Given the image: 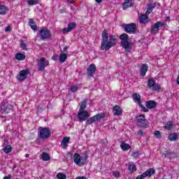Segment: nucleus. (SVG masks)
<instances>
[{"mask_svg":"<svg viewBox=\"0 0 179 179\" xmlns=\"http://www.w3.org/2000/svg\"><path fill=\"white\" fill-rule=\"evenodd\" d=\"M117 45V38L114 35H109L107 29H104L102 32V40L101 43V50L108 51L110 48Z\"/></svg>","mask_w":179,"mask_h":179,"instance_id":"nucleus-1","label":"nucleus"},{"mask_svg":"<svg viewBox=\"0 0 179 179\" xmlns=\"http://www.w3.org/2000/svg\"><path fill=\"white\" fill-rule=\"evenodd\" d=\"M38 132L41 139H48L51 136V131L47 127H39Z\"/></svg>","mask_w":179,"mask_h":179,"instance_id":"nucleus-2","label":"nucleus"},{"mask_svg":"<svg viewBox=\"0 0 179 179\" xmlns=\"http://www.w3.org/2000/svg\"><path fill=\"white\" fill-rule=\"evenodd\" d=\"M123 29L126 33L129 34H136V24L135 23L124 24H123Z\"/></svg>","mask_w":179,"mask_h":179,"instance_id":"nucleus-3","label":"nucleus"},{"mask_svg":"<svg viewBox=\"0 0 179 179\" xmlns=\"http://www.w3.org/2000/svg\"><path fill=\"white\" fill-rule=\"evenodd\" d=\"M73 160L77 166H83L86 163V160H87V155H85V157H81L79 153H76L73 156Z\"/></svg>","mask_w":179,"mask_h":179,"instance_id":"nucleus-4","label":"nucleus"},{"mask_svg":"<svg viewBox=\"0 0 179 179\" xmlns=\"http://www.w3.org/2000/svg\"><path fill=\"white\" fill-rule=\"evenodd\" d=\"M137 125L138 127H143V128H148L149 127V123L145 118V115H139L136 117Z\"/></svg>","mask_w":179,"mask_h":179,"instance_id":"nucleus-5","label":"nucleus"},{"mask_svg":"<svg viewBox=\"0 0 179 179\" xmlns=\"http://www.w3.org/2000/svg\"><path fill=\"white\" fill-rule=\"evenodd\" d=\"M148 87L152 89L153 92H159L162 87L159 84H156L155 78H150L148 81Z\"/></svg>","mask_w":179,"mask_h":179,"instance_id":"nucleus-6","label":"nucleus"},{"mask_svg":"<svg viewBox=\"0 0 179 179\" xmlns=\"http://www.w3.org/2000/svg\"><path fill=\"white\" fill-rule=\"evenodd\" d=\"M50 65V61L46 60L45 57H41V59L38 60V71L43 72L45 69V66Z\"/></svg>","mask_w":179,"mask_h":179,"instance_id":"nucleus-7","label":"nucleus"},{"mask_svg":"<svg viewBox=\"0 0 179 179\" xmlns=\"http://www.w3.org/2000/svg\"><path fill=\"white\" fill-rule=\"evenodd\" d=\"M29 75H30V71L29 69H24L20 71L16 78L17 80H20V82H23L27 79Z\"/></svg>","mask_w":179,"mask_h":179,"instance_id":"nucleus-8","label":"nucleus"},{"mask_svg":"<svg viewBox=\"0 0 179 179\" xmlns=\"http://www.w3.org/2000/svg\"><path fill=\"white\" fill-rule=\"evenodd\" d=\"M41 38V40H46L51 37V31L48 30V28L44 27L40 30Z\"/></svg>","mask_w":179,"mask_h":179,"instance_id":"nucleus-9","label":"nucleus"},{"mask_svg":"<svg viewBox=\"0 0 179 179\" xmlns=\"http://www.w3.org/2000/svg\"><path fill=\"white\" fill-rule=\"evenodd\" d=\"M164 26V23L158 21L152 27H151V31L150 33L152 34H157L159 33V31L160 30V27H163Z\"/></svg>","mask_w":179,"mask_h":179,"instance_id":"nucleus-10","label":"nucleus"},{"mask_svg":"<svg viewBox=\"0 0 179 179\" xmlns=\"http://www.w3.org/2000/svg\"><path fill=\"white\" fill-rule=\"evenodd\" d=\"M89 117H90V114H89V112H87V110L78 111V120H80V122L86 121V120L89 119Z\"/></svg>","mask_w":179,"mask_h":179,"instance_id":"nucleus-11","label":"nucleus"},{"mask_svg":"<svg viewBox=\"0 0 179 179\" xmlns=\"http://www.w3.org/2000/svg\"><path fill=\"white\" fill-rule=\"evenodd\" d=\"M76 26H77L76 23L70 22L68 24L67 27L64 28L62 31L64 34H66V33H69L70 31H72V30L76 29Z\"/></svg>","mask_w":179,"mask_h":179,"instance_id":"nucleus-12","label":"nucleus"},{"mask_svg":"<svg viewBox=\"0 0 179 179\" xmlns=\"http://www.w3.org/2000/svg\"><path fill=\"white\" fill-rule=\"evenodd\" d=\"M113 115L120 117V115H122V113H124V110L120 106L115 105L113 107Z\"/></svg>","mask_w":179,"mask_h":179,"instance_id":"nucleus-13","label":"nucleus"},{"mask_svg":"<svg viewBox=\"0 0 179 179\" xmlns=\"http://www.w3.org/2000/svg\"><path fill=\"white\" fill-rule=\"evenodd\" d=\"M96 65L94 64H90L87 69V75H89V76H93V75L96 73Z\"/></svg>","mask_w":179,"mask_h":179,"instance_id":"nucleus-14","label":"nucleus"},{"mask_svg":"<svg viewBox=\"0 0 179 179\" xmlns=\"http://www.w3.org/2000/svg\"><path fill=\"white\" fill-rule=\"evenodd\" d=\"M139 20L141 24H145L146 23H149V14H146V13L145 14H141L139 16Z\"/></svg>","mask_w":179,"mask_h":179,"instance_id":"nucleus-15","label":"nucleus"},{"mask_svg":"<svg viewBox=\"0 0 179 179\" xmlns=\"http://www.w3.org/2000/svg\"><path fill=\"white\" fill-rule=\"evenodd\" d=\"M121 45L123 48H124L126 52H129L132 48H131V43L126 41H121Z\"/></svg>","mask_w":179,"mask_h":179,"instance_id":"nucleus-16","label":"nucleus"},{"mask_svg":"<svg viewBox=\"0 0 179 179\" xmlns=\"http://www.w3.org/2000/svg\"><path fill=\"white\" fill-rule=\"evenodd\" d=\"M156 173V171L154 169H149L145 172L143 173V177L146 178V177H152Z\"/></svg>","mask_w":179,"mask_h":179,"instance_id":"nucleus-17","label":"nucleus"},{"mask_svg":"<svg viewBox=\"0 0 179 179\" xmlns=\"http://www.w3.org/2000/svg\"><path fill=\"white\" fill-rule=\"evenodd\" d=\"M156 106L157 103L155 101L150 100L145 102V106L150 110H152V108H155Z\"/></svg>","mask_w":179,"mask_h":179,"instance_id":"nucleus-18","label":"nucleus"},{"mask_svg":"<svg viewBox=\"0 0 179 179\" xmlns=\"http://www.w3.org/2000/svg\"><path fill=\"white\" fill-rule=\"evenodd\" d=\"M148 64H143L140 69V75L141 76H145L148 72Z\"/></svg>","mask_w":179,"mask_h":179,"instance_id":"nucleus-19","label":"nucleus"},{"mask_svg":"<svg viewBox=\"0 0 179 179\" xmlns=\"http://www.w3.org/2000/svg\"><path fill=\"white\" fill-rule=\"evenodd\" d=\"M155 8H156V3H150L148 4L147 11L145 12L146 15H149L150 13H152Z\"/></svg>","mask_w":179,"mask_h":179,"instance_id":"nucleus-20","label":"nucleus"},{"mask_svg":"<svg viewBox=\"0 0 179 179\" xmlns=\"http://www.w3.org/2000/svg\"><path fill=\"white\" fill-rule=\"evenodd\" d=\"M71 137H64L62 141L61 146L63 149L68 147Z\"/></svg>","mask_w":179,"mask_h":179,"instance_id":"nucleus-21","label":"nucleus"},{"mask_svg":"<svg viewBox=\"0 0 179 179\" xmlns=\"http://www.w3.org/2000/svg\"><path fill=\"white\" fill-rule=\"evenodd\" d=\"M120 148L122 150L127 152V150H129V149H131V145H129L128 143H126L125 141H123L120 144Z\"/></svg>","mask_w":179,"mask_h":179,"instance_id":"nucleus-22","label":"nucleus"},{"mask_svg":"<svg viewBox=\"0 0 179 179\" xmlns=\"http://www.w3.org/2000/svg\"><path fill=\"white\" fill-rule=\"evenodd\" d=\"M133 100L134 103H136L137 104H141V103H142L141 101V95L138 93L133 94Z\"/></svg>","mask_w":179,"mask_h":179,"instance_id":"nucleus-23","label":"nucleus"},{"mask_svg":"<svg viewBox=\"0 0 179 179\" xmlns=\"http://www.w3.org/2000/svg\"><path fill=\"white\" fill-rule=\"evenodd\" d=\"M29 24L31 29H32V30H34V31H37V29H38V28L36 22H34V20H33V19H29Z\"/></svg>","mask_w":179,"mask_h":179,"instance_id":"nucleus-24","label":"nucleus"},{"mask_svg":"<svg viewBox=\"0 0 179 179\" xmlns=\"http://www.w3.org/2000/svg\"><path fill=\"white\" fill-rule=\"evenodd\" d=\"M9 11V8L6 6L1 5L0 6V15H6Z\"/></svg>","mask_w":179,"mask_h":179,"instance_id":"nucleus-25","label":"nucleus"},{"mask_svg":"<svg viewBox=\"0 0 179 179\" xmlns=\"http://www.w3.org/2000/svg\"><path fill=\"white\" fill-rule=\"evenodd\" d=\"M26 55L23 53L18 52L15 55V59L17 61H23V59H25Z\"/></svg>","mask_w":179,"mask_h":179,"instance_id":"nucleus-26","label":"nucleus"},{"mask_svg":"<svg viewBox=\"0 0 179 179\" xmlns=\"http://www.w3.org/2000/svg\"><path fill=\"white\" fill-rule=\"evenodd\" d=\"M66 59H68V55H66V53H63L60 55L59 58V62H61L62 64H64V62H65Z\"/></svg>","mask_w":179,"mask_h":179,"instance_id":"nucleus-27","label":"nucleus"},{"mask_svg":"<svg viewBox=\"0 0 179 179\" xmlns=\"http://www.w3.org/2000/svg\"><path fill=\"white\" fill-rule=\"evenodd\" d=\"M42 160L43 162H48L49 160H51V157H50V155L47 152H43L41 155Z\"/></svg>","mask_w":179,"mask_h":179,"instance_id":"nucleus-28","label":"nucleus"},{"mask_svg":"<svg viewBox=\"0 0 179 179\" xmlns=\"http://www.w3.org/2000/svg\"><path fill=\"white\" fill-rule=\"evenodd\" d=\"M169 141H177L178 139V134L176 133H171L169 135Z\"/></svg>","mask_w":179,"mask_h":179,"instance_id":"nucleus-29","label":"nucleus"},{"mask_svg":"<svg viewBox=\"0 0 179 179\" xmlns=\"http://www.w3.org/2000/svg\"><path fill=\"white\" fill-rule=\"evenodd\" d=\"M129 170L131 171V173H135V171H136V165L133 162L129 163Z\"/></svg>","mask_w":179,"mask_h":179,"instance_id":"nucleus-30","label":"nucleus"},{"mask_svg":"<svg viewBox=\"0 0 179 179\" xmlns=\"http://www.w3.org/2000/svg\"><path fill=\"white\" fill-rule=\"evenodd\" d=\"M96 116H93L92 117H90L89 119H87V125H92V124H94L96 122Z\"/></svg>","mask_w":179,"mask_h":179,"instance_id":"nucleus-31","label":"nucleus"},{"mask_svg":"<svg viewBox=\"0 0 179 179\" xmlns=\"http://www.w3.org/2000/svg\"><path fill=\"white\" fill-rule=\"evenodd\" d=\"M173 122H167L164 126L165 129H167V131H171L173 129Z\"/></svg>","mask_w":179,"mask_h":179,"instance_id":"nucleus-32","label":"nucleus"},{"mask_svg":"<svg viewBox=\"0 0 179 179\" xmlns=\"http://www.w3.org/2000/svg\"><path fill=\"white\" fill-rule=\"evenodd\" d=\"M94 117H95L96 121H100V120H103V118H104L106 117V114L105 113H99L96 115H94Z\"/></svg>","mask_w":179,"mask_h":179,"instance_id":"nucleus-33","label":"nucleus"},{"mask_svg":"<svg viewBox=\"0 0 179 179\" xmlns=\"http://www.w3.org/2000/svg\"><path fill=\"white\" fill-rule=\"evenodd\" d=\"M12 145H7L4 148H3V152L4 153H10V152H12Z\"/></svg>","mask_w":179,"mask_h":179,"instance_id":"nucleus-34","label":"nucleus"},{"mask_svg":"<svg viewBox=\"0 0 179 179\" xmlns=\"http://www.w3.org/2000/svg\"><path fill=\"white\" fill-rule=\"evenodd\" d=\"M129 36L127 34H122L120 36V40H122V41H128Z\"/></svg>","mask_w":179,"mask_h":179,"instance_id":"nucleus-35","label":"nucleus"},{"mask_svg":"<svg viewBox=\"0 0 179 179\" xmlns=\"http://www.w3.org/2000/svg\"><path fill=\"white\" fill-rule=\"evenodd\" d=\"M86 104H87L86 101H83L81 102L79 111H85V109L86 108Z\"/></svg>","mask_w":179,"mask_h":179,"instance_id":"nucleus-36","label":"nucleus"},{"mask_svg":"<svg viewBox=\"0 0 179 179\" xmlns=\"http://www.w3.org/2000/svg\"><path fill=\"white\" fill-rule=\"evenodd\" d=\"M1 108L4 113H8V103H2Z\"/></svg>","mask_w":179,"mask_h":179,"instance_id":"nucleus-37","label":"nucleus"},{"mask_svg":"<svg viewBox=\"0 0 179 179\" xmlns=\"http://www.w3.org/2000/svg\"><path fill=\"white\" fill-rule=\"evenodd\" d=\"M139 107H141V111H143V113H148L149 112V109L146 108V107H145L143 106V104H142V102L138 103Z\"/></svg>","mask_w":179,"mask_h":179,"instance_id":"nucleus-38","label":"nucleus"},{"mask_svg":"<svg viewBox=\"0 0 179 179\" xmlns=\"http://www.w3.org/2000/svg\"><path fill=\"white\" fill-rule=\"evenodd\" d=\"M57 178L58 179H66V175L62 173H59L57 175Z\"/></svg>","mask_w":179,"mask_h":179,"instance_id":"nucleus-39","label":"nucleus"},{"mask_svg":"<svg viewBox=\"0 0 179 179\" xmlns=\"http://www.w3.org/2000/svg\"><path fill=\"white\" fill-rule=\"evenodd\" d=\"M79 87L78 85H72L70 88L71 92L75 93V92H78Z\"/></svg>","mask_w":179,"mask_h":179,"instance_id":"nucleus-40","label":"nucleus"},{"mask_svg":"<svg viewBox=\"0 0 179 179\" xmlns=\"http://www.w3.org/2000/svg\"><path fill=\"white\" fill-rule=\"evenodd\" d=\"M154 135L157 138V139H160L162 138V133L159 131H154Z\"/></svg>","mask_w":179,"mask_h":179,"instance_id":"nucleus-41","label":"nucleus"},{"mask_svg":"<svg viewBox=\"0 0 179 179\" xmlns=\"http://www.w3.org/2000/svg\"><path fill=\"white\" fill-rule=\"evenodd\" d=\"M38 1L37 0H28V4L30 6L37 5Z\"/></svg>","mask_w":179,"mask_h":179,"instance_id":"nucleus-42","label":"nucleus"},{"mask_svg":"<svg viewBox=\"0 0 179 179\" xmlns=\"http://www.w3.org/2000/svg\"><path fill=\"white\" fill-rule=\"evenodd\" d=\"M131 6H132V3H123V10H125V9H128V8H131Z\"/></svg>","mask_w":179,"mask_h":179,"instance_id":"nucleus-43","label":"nucleus"},{"mask_svg":"<svg viewBox=\"0 0 179 179\" xmlns=\"http://www.w3.org/2000/svg\"><path fill=\"white\" fill-rule=\"evenodd\" d=\"M21 48H22V50H24L25 51H27V45H26V43H24V42L21 43Z\"/></svg>","mask_w":179,"mask_h":179,"instance_id":"nucleus-44","label":"nucleus"},{"mask_svg":"<svg viewBox=\"0 0 179 179\" xmlns=\"http://www.w3.org/2000/svg\"><path fill=\"white\" fill-rule=\"evenodd\" d=\"M132 157H134V159H137V157H139V152H133V154L131 155Z\"/></svg>","mask_w":179,"mask_h":179,"instance_id":"nucleus-45","label":"nucleus"},{"mask_svg":"<svg viewBox=\"0 0 179 179\" xmlns=\"http://www.w3.org/2000/svg\"><path fill=\"white\" fill-rule=\"evenodd\" d=\"M5 31L6 33H10V31H12V27H10V26L6 27L5 29Z\"/></svg>","mask_w":179,"mask_h":179,"instance_id":"nucleus-46","label":"nucleus"},{"mask_svg":"<svg viewBox=\"0 0 179 179\" xmlns=\"http://www.w3.org/2000/svg\"><path fill=\"white\" fill-rule=\"evenodd\" d=\"M113 175L114 176V177H115V178H118V177H120V173L117 171H114L113 173Z\"/></svg>","mask_w":179,"mask_h":179,"instance_id":"nucleus-47","label":"nucleus"},{"mask_svg":"<svg viewBox=\"0 0 179 179\" xmlns=\"http://www.w3.org/2000/svg\"><path fill=\"white\" fill-rule=\"evenodd\" d=\"M137 135H140V136H142V135H143V131L138 130L137 132Z\"/></svg>","mask_w":179,"mask_h":179,"instance_id":"nucleus-48","label":"nucleus"},{"mask_svg":"<svg viewBox=\"0 0 179 179\" xmlns=\"http://www.w3.org/2000/svg\"><path fill=\"white\" fill-rule=\"evenodd\" d=\"M12 178V175H8L6 176H4L3 179H11Z\"/></svg>","mask_w":179,"mask_h":179,"instance_id":"nucleus-49","label":"nucleus"},{"mask_svg":"<svg viewBox=\"0 0 179 179\" xmlns=\"http://www.w3.org/2000/svg\"><path fill=\"white\" fill-rule=\"evenodd\" d=\"M145 178V176H143V174L138 176L136 179H143Z\"/></svg>","mask_w":179,"mask_h":179,"instance_id":"nucleus-50","label":"nucleus"},{"mask_svg":"<svg viewBox=\"0 0 179 179\" xmlns=\"http://www.w3.org/2000/svg\"><path fill=\"white\" fill-rule=\"evenodd\" d=\"M124 3H129V5H130L131 3H132V0H125Z\"/></svg>","mask_w":179,"mask_h":179,"instance_id":"nucleus-51","label":"nucleus"},{"mask_svg":"<svg viewBox=\"0 0 179 179\" xmlns=\"http://www.w3.org/2000/svg\"><path fill=\"white\" fill-rule=\"evenodd\" d=\"M76 179H86V177H85V176H78V177L76 178Z\"/></svg>","mask_w":179,"mask_h":179,"instance_id":"nucleus-52","label":"nucleus"},{"mask_svg":"<svg viewBox=\"0 0 179 179\" xmlns=\"http://www.w3.org/2000/svg\"><path fill=\"white\" fill-rule=\"evenodd\" d=\"M66 50H68V46H66V47L64 48V52H68L66 51Z\"/></svg>","mask_w":179,"mask_h":179,"instance_id":"nucleus-53","label":"nucleus"},{"mask_svg":"<svg viewBox=\"0 0 179 179\" xmlns=\"http://www.w3.org/2000/svg\"><path fill=\"white\" fill-rule=\"evenodd\" d=\"M67 1V2H69V3H72V2H75V1H73V0H72V1H71V0H66Z\"/></svg>","mask_w":179,"mask_h":179,"instance_id":"nucleus-54","label":"nucleus"},{"mask_svg":"<svg viewBox=\"0 0 179 179\" xmlns=\"http://www.w3.org/2000/svg\"><path fill=\"white\" fill-rule=\"evenodd\" d=\"M97 3H100L103 0H95Z\"/></svg>","mask_w":179,"mask_h":179,"instance_id":"nucleus-55","label":"nucleus"},{"mask_svg":"<svg viewBox=\"0 0 179 179\" xmlns=\"http://www.w3.org/2000/svg\"><path fill=\"white\" fill-rule=\"evenodd\" d=\"M176 82H177L178 85H179V76L177 78Z\"/></svg>","mask_w":179,"mask_h":179,"instance_id":"nucleus-56","label":"nucleus"},{"mask_svg":"<svg viewBox=\"0 0 179 179\" xmlns=\"http://www.w3.org/2000/svg\"><path fill=\"white\" fill-rule=\"evenodd\" d=\"M29 156H30V155H29V154L25 155V157H29Z\"/></svg>","mask_w":179,"mask_h":179,"instance_id":"nucleus-57","label":"nucleus"},{"mask_svg":"<svg viewBox=\"0 0 179 179\" xmlns=\"http://www.w3.org/2000/svg\"><path fill=\"white\" fill-rule=\"evenodd\" d=\"M171 155H173L174 156L176 155L174 152H171Z\"/></svg>","mask_w":179,"mask_h":179,"instance_id":"nucleus-58","label":"nucleus"},{"mask_svg":"<svg viewBox=\"0 0 179 179\" xmlns=\"http://www.w3.org/2000/svg\"><path fill=\"white\" fill-rule=\"evenodd\" d=\"M52 59H55V57H52Z\"/></svg>","mask_w":179,"mask_h":179,"instance_id":"nucleus-59","label":"nucleus"},{"mask_svg":"<svg viewBox=\"0 0 179 179\" xmlns=\"http://www.w3.org/2000/svg\"><path fill=\"white\" fill-rule=\"evenodd\" d=\"M0 24H1V22H0Z\"/></svg>","mask_w":179,"mask_h":179,"instance_id":"nucleus-60","label":"nucleus"}]
</instances>
